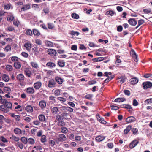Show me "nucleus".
I'll return each instance as SVG.
<instances>
[{
    "mask_svg": "<svg viewBox=\"0 0 152 152\" xmlns=\"http://www.w3.org/2000/svg\"><path fill=\"white\" fill-rule=\"evenodd\" d=\"M40 141L42 142H45L47 141L46 137L45 135H43L42 136Z\"/></svg>",
    "mask_w": 152,
    "mask_h": 152,
    "instance_id": "48",
    "label": "nucleus"
},
{
    "mask_svg": "<svg viewBox=\"0 0 152 152\" xmlns=\"http://www.w3.org/2000/svg\"><path fill=\"white\" fill-rule=\"evenodd\" d=\"M128 21L129 24L132 26H135L137 23L136 20L134 18H130Z\"/></svg>",
    "mask_w": 152,
    "mask_h": 152,
    "instance_id": "9",
    "label": "nucleus"
},
{
    "mask_svg": "<svg viewBox=\"0 0 152 152\" xmlns=\"http://www.w3.org/2000/svg\"><path fill=\"white\" fill-rule=\"evenodd\" d=\"M130 80L131 83L133 85L136 84L138 81V79L136 77L132 78Z\"/></svg>",
    "mask_w": 152,
    "mask_h": 152,
    "instance_id": "24",
    "label": "nucleus"
},
{
    "mask_svg": "<svg viewBox=\"0 0 152 152\" xmlns=\"http://www.w3.org/2000/svg\"><path fill=\"white\" fill-rule=\"evenodd\" d=\"M30 64L33 68L37 69H39L38 65L37 62L33 61L31 62L30 63Z\"/></svg>",
    "mask_w": 152,
    "mask_h": 152,
    "instance_id": "19",
    "label": "nucleus"
},
{
    "mask_svg": "<svg viewBox=\"0 0 152 152\" xmlns=\"http://www.w3.org/2000/svg\"><path fill=\"white\" fill-rule=\"evenodd\" d=\"M121 60L119 59L118 58H117L115 63L117 65H119L121 63Z\"/></svg>",
    "mask_w": 152,
    "mask_h": 152,
    "instance_id": "56",
    "label": "nucleus"
},
{
    "mask_svg": "<svg viewBox=\"0 0 152 152\" xmlns=\"http://www.w3.org/2000/svg\"><path fill=\"white\" fill-rule=\"evenodd\" d=\"M93 95L92 94H88L85 96V97L88 99L91 100L92 98Z\"/></svg>",
    "mask_w": 152,
    "mask_h": 152,
    "instance_id": "45",
    "label": "nucleus"
},
{
    "mask_svg": "<svg viewBox=\"0 0 152 152\" xmlns=\"http://www.w3.org/2000/svg\"><path fill=\"white\" fill-rule=\"evenodd\" d=\"M114 75H112L110 76H109L107 77V78L104 81V83H107L110 81L114 77Z\"/></svg>",
    "mask_w": 152,
    "mask_h": 152,
    "instance_id": "26",
    "label": "nucleus"
},
{
    "mask_svg": "<svg viewBox=\"0 0 152 152\" xmlns=\"http://www.w3.org/2000/svg\"><path fill=\"white\" fill-rule=\"evenodd\" d=\"M61 131L62 133L66 134L68 132V130L65 127H62L61 128Z\"/></svg>",
    "mask_w": 152,
    "mask_h": 152,
    "instance_id": "38",
    "label": "nucleus"
},
{
    "mask_svg": "<svg viewBox=\"0 0 152 152\" xmlns=\"http://www.w3.org/2000/svg\"><path fill=\"white\" fill-rule=\"evenodd\" d=\"M24 46L28 51L30 52L32 44L29 42H26L24 44Z\"/></svg>",
    "mask_w": 152,
    "mask_h": 152,
    "instance_id": "13",
    "label": "nucleus"
},
{
    "mask_svg": "<svg viewBox=\"0 0 152 152\" xmlns=\"http://www.w3.org/2000/svg\"><path fill=\"white\" fill-rule=\"evenodd\" d=\"M144 102L145 103H147L148 104L152 103V98L148 99L145 100Z\"/></svg>",
    "mask_w": 152,
    "mask_h": 152,
    "instance_id": "57",
    "label": "nucleus"
},
{
    "mask_svg": "<svg viewBox=\"0 0 152 152\" xmlns=\"http://www.w3.org/2000/svg\"><path fill=\"white\" fill-rule=\"evenodd\" d=\"M125 94L128 96H129L130 95V91L127 90H124V91Z\"/></svg>",
    "mask_w": 152,
    "mask_h": 152,
    "instance_id": "64",
    "label": "nucleus"
},
{
    "mask_svg": "<svg viewBox=\"0 0 152 152\" xmlns=\"http://www.w3.org/2000/svg\"><path fill=\"white\" fill-rule=\"evenodd\" d=\"M136 120L135 117L133 116H130L128 117L126 120V122L127 123H131L134 122Z\"/></svg>",
    "mask_w": 152,
    "mask_h": 152,
    "instance_id": "5",
    "label": "nucleus"
},
{
    "mask_svg": "<svg viewBox=\"0 0 152 152\" xmlns=\"http://www.w3.org/2000/svg\"><path fill=\"white\" fill-rule=\"evenodd\" d=\"M10 115L11 117H13L16 121H19L20 120L21 118L19 115H15L14 113H10Z\"/></svg>",
    "mask_w": 152,
    "mask_h": 152,
    "instance_id": "15",
    "label": "nucleus"
},
{
    "mask_svg": "<svg viewBox=\"0 0 152 152\" xmlns=\"http://www.w3.org/2000/svg\"><path fill=\"white\" fill-rule=\"evenodd\" d=\"M118 79L119 80L120 82L123 83L125 82L126 78L124 77H119Z\"/></svg>",
    "mask_w": 152,
    "mask_h": 152,
    "instance_id": "47",
    "label": "nucleus"
},
{
    "mask_svg": "<svg viewBox=\"0 0 152 152\" xmlns=\"http://www.w3.org/2000/svg\"><path fill=\"white\" fill-rule=\"evenodd\" d=\"M117 31L118 32H121L123 30V27L122 26L119 25L117 27Z\"/></svg>",
    "mask_w": 152,
    "mask_h": 152,
    "instance_id": "58",
    "label": "nucleus"
},
{
    "mask_svg": "<svg viewBox=\"0 0 152 152\" xmlns=\"http://www.w3.org/2000/svg\"><path fill=\"white\" fill-rule=\"evenodd\" d=\"M1 77L2 80L5 82H8L10 80V78L8 75L6 74H2Z\"/></svg>",
    "mask_w": 152,
    "mask_h": 152,
    "instance_id": "12",
    "label": "nucleus"
},
{
    "mask_svg": "<svg viewBox=\"0 0 152 152\" xmlns=\"http://www.w3.org/2000/svg\"><path fill=\"white\" fill-rule=\"evenodd\" d=\"M57 82V77H55V80L52 79L49 80L48 86L49 88L54 87L56 84V81Z\"/></svg>",
    "mask_w": 152,
    "mask_h": 152,
    "instance_id": "2",
    "label": "nucleus"
},
{
    "mask_svg": "<svg viewBox=\"0 0 152 152\" xmlns=\"http://www.w3.org/2000/svg\"><path fill=\"white\" fill-rule=\"evenodd\" d=\"M7 30L9 31H12L15 30L14 28L11 26H10L7 28Z\"/></svg>",
    "mask_w": 152,
    "mask_h": 152,
    "instance_id": "62",
    "label": "nucleus"
},
{
    "mask_svg": "<svg viewBox=\"0 0 152 152\" xmlns=\"http://www.w3.org/2000/svg\"><path fill=\"white\" fill-rule=\"evenodd\" d=\"M47 52L48 54L50 56H55L56 53V50L52 49H48Z\"/></svg>",
    "mask_w": 152,
    "mask_h": 152,
    "instance_id": "8",
    "label": "nucleus"
},
{
    "mask_svg": "<svg viewBox=\"0 0 152 152\" xmlns=\"http://www.w3.org/2000/svg\"><path fill=\"white\" fill-rule=\"evenodd\" d=\"M16 146L19 147L21 149H22L23 148L24 145L22 143L19 142H17L16 144Z\"/></svg>",
    "mask_w": 152,
    "mask_h": 152,
    "instance_id": "37",
    "label": "nucleus"
},
{
    "mask_svg": "<svg viewBox=\"0 0 152 152\" xmlns=\"http://www.w3.org/2000/svg\"><path fill=\"white\" fill-rule=\"evenodd\" d=\"M33 32L30 29L27 30L26 32V34L27 35L31 36L32 35Z\"/></svg>",
    "mask_w": 152,
    "mask_h": 152,
    "instance_id": "44",
    "label": "nucleus"
},
{
    "mask_svg": "<svg viewBox=\"0 0 152 152\" xmlns=\"http://www.w3.org/2000/svg\"><path fill=\"white\" fill-rule=\"evenodd\" d=\"M139 103L135 99H134L133 100V106H136Z\"/></svg>",
    "mask_w": 152,
    "mask_h": 152,
    "instance_id": "60",
    "label": "nucleus"
},
{
    "mask_svg": "<svg viewBox=\"0 0 152 152\" xmlns=\"http://www.w3.org/2000/svg\"><path fill=\"white\" fill-rule=\"evenodd\" d=\"M39 104L40 107L42 108H45L46 106V102L43 100L40 101Z\"/></svg>",
    "mask_w": 152,
    "mask_h": 152,
    "instance_id": "28",
    "label": "nucleus"
},
{
    "mask_svg": "<svg viewBox=\"0 0 152 152\" xmlns=\"http://www.w3.org/2000/svg\"><path fill=\"white\" fill-rule=\"evenodd\" d=\"M3 91L5 93L10 94L11 89L9 87H5L4 88Z\"/></svg>",
    "mask_w": 152,
    "mask_h": 152,
    "instance_id": "30",
    "label": "nucleus"
},
{
    "mask_svg": "<svg viewBox=\"0 0 152 152\" xmlns=\"http://www.w3.org/2000/svg\"><path fill=\"white\" fill-rule=\"evenodd\" d=\"M17 80L20 82H22L24 80L25 77L23 74H20L17 75Z\"/></svg>",
    "mask_w": 152,
    "mask_h": 152,
    "instance_id": "6",
    "label": "nucleus"
},
{
    "mask_svg": "<svg viewBox=\"0 0 152 152\" xmlns=\"http://www.w3.org/2000/svg\"><path fill=\"white\" fill-rule=\"evenodd\" d=\"M28 142L29 144L33 145L35 143V140L32 138H30L28 139Z\"/></svg>",
    "mask_w": 152,
    "mask_h": 152,
    "instance_id": "36",
    "label": "nucleus"
},
{
    "mask_svg": "<svg viewBox=\"0 0 152 152\" xmlns=\"http://www.w3.org/2000/svg\"><path fill=\"white\" fill-rule=\"evenodd\" d=\"M32 32L34 35V36H36L37 37L39 36L40 34V33L39 31L36 28L33 29Z\"/></svg>",
    "mask_w": 152,
    "mask_h": 152,
    "instance_id": "20",
    "label": "nucleus"
},
{
    "mask_svg": "<svg viewBox=\"0 0 152 152\" xmlns=\"http://www.w3.org/2000/svg\"><path fill=\"white\" fill-rule=\"evenodd\" d=\"M42 85V83L40 81H37L35 83L33 86L36 90H38L40 88Z\"/></svg>",
    "mask_w": 152,
    "mask_h": 152,
    "instance_id": "7",
    "label": "nucleus"
},
{
    "mask_svg": "<svg viewBox=\"0 0 152 152\" xmlns=\"http://www.w3.org/2000/svg\"><path fill=\"white\" fill-rule=\"evenodd\" d=\"M12 66L10 65H7L6 66V69L8 71H11L12 70Z\"/></svg>",
    "mask_w": 152,
    "mask_h": 152,
    "instance_id": "40",
    "label": "nucleus"
},
{
    "mask_svg": "<svg viewBox=\"0 0 152 152\" xmlns=\"http://www.w3.org/2000/svg\"><path fill=\"white\" fill-rule=\"evenodd\" d=\"M125 108L128 109V111L130 113H131L132 112V108L130 105L127 104Z\"/></svg>",
    "mask_w": 152,
    "mask_h": 152,
    "instance_id": "41",
    "label": "nucleus"
},
{
    "mask_svg": "<svg viewBox=\"0 0 152 152\" xmlns=\"http://www.w3.org/2000/svg\"><path fill=\"white\" fill-rule=\"evenodd\" d=\"M126 100V99L124 98H118L115 99L114 102H122Z\"/></svg>",
    "mask_w": 152,
    "mask_h": 152,
    "instance_id": "27",
    "label": "nucleus"
},
{
    "mask_svg": "<svg viewBox=\"0 0 152 152\" xmlns=\"http://www.w3.org/2000/svg\"><path fill=\"white\" fill-rule=\"evenodd\" d=\"M20 140L24 144H27L28 142V140L26 138L24 137H22L20 139Z\"/></svg>",
    "mask_w": 152,
    "mask_h": 152,
    "instance_id": "33",
    "label": "nucleus"
},
{
    "mask_svg": "<svg viewBox=\"0 0 152 152\" xmlns=\"http://www.w3.org/2000/svg\"><path fill=\"white\" fill-rule=\"evenodd\" d=\"M132 126L131 125L128 126L126 129L124 131V134L126 135L128 134L129 131L132 129Z\"/></svg>",
    "mask_w": 152,
    "mask_h": 152,
    "instance_id": "16",
    "label": "nucleus"
},
{
    "mask_svg": "<svg viewBox=\"0 0 152 152\" xmlns=\"http://www.w3.org/2000/svg\"><path fill=\"white\" fill-rule=\"evenodd\" d=\"M66 139V136L64 134H60L58 135V140L59 141L63 142Z\"/></svg>",
    "mask_w": 152,
    "mask_h": 152,
    "instance_id": "10",
    "label": "nucleus"
},
{
    "mask_svg": "<svg viewBox=\"0 0 152 152\" xmlns=\"http://www.w3.org/2000/svg\"><path fill=\"white\" fill-rule=\"evenodd\" d=\"M58 125L60 126H64L65 125V123L64 121L58 122Z\"/></svg>",
    "mask_w": 152,
    "mask_h": 152,
    "instance_id": "52",
    "label": "nucleus"
},
{
    "mask_svg": "<svg viewBox=\"0 0 152 152\" xmlns=\"http://www.w3.org/2000/svg\"><path fill=\"white\" fill-rule=\"evenodd\" d=\"M144 23V20L142 19H140L139 20L138 23V25L136 27V28H137L140 25H142Z\"/></svg>",
    "mask_w": 152,
    "mask_h": 152,
    "instance_id": "46",
    "label": "nucleus"
},
{
    "mask_svg": "<svg viewBox=\"0 0 152 152\" xmlns=\"http://www.w3.org/2000/svg\"><path fill=\"white\" fill-rule=\"evenodd\" d=\"M0 110L4 113H7L10 110L7 109L5 106L4 105L0 106Z\"/></svg>",
    "mask_w": 152,
    "mask_h": 152,
    "instance_id": "14",
    "label": "nucleus"
},
{
    "mask_svg": "<svg viewBox=\"0 0 152 152\" xmlns=\"http://www.w3.org/2000/svg\"><path fill=\"white\" fill-rule=\"evenodd\" d=\"M49 144L52 146H54L55 145V142L54 140H50L49 142Z\"/></svg>",
    "mask_w": 152,
    "mask_h": 152,
    "instance_id": "53",
    "label": "nucleus"
},
{
    "mask_svg": "<svg viewBox=\"0 0 152 152\" xmlns=\"http://www.w3.org/2000/svg\"><path fill=\"white\" fill-rule=\"evenodd\" d=\"M14 132L15 134L19 135L22 134V131L18 128H15L14 129Z\"/></svg>",
    "mask_w": 152,
    "mask_h": 152,
    "instance_id": "22",
    "label": "nucleus"
},
{
    "mask_svg": "<svg viewBox=\"0 0 152 152\" xmlns=\"http://www.w3.org/2000/svg\"><path fill=\"white\" fill-rule=\"evenodd\" d=\"M63 82V79L58 77V83L60 84H61Z\"/></svg>",
    "mask_w": 152,
    "mask_h": 152,
    "instance_id": "63",
    "label": "nucleus"
},
{
    "mask_svg": "<svg viewBox=\"0 0 152 152\" xmlns=\"http://www.w3.org/2000/svg\"><path fill=\"white\" fill-rule=\"evenodd\" d=\"M45 44L47 46L50 47H53V42L48 40L45 41Z\"/></svg>",
    "mask_w": 152,
    "mask_h": 152,
    "instance_id": "31",
    "label": "nucleus"
},
{
    "mask_svg": "<svg viewBox=\"0 0 152 152\" xmlns=\"http://www.w3.org/2000/svg\"><path fill=\"white\" fill-rule=\"evenodd\" d=\"M71 16L73 18L76 19H77L79 18V16L78 15L75 13H72V14Z\"/></svg>",
    "mask_w": 152,
    "mask_h": 152,
    "instance_id": "42",
    "label": "nucleus"
},
{
    "mask_svg": "<svg viewBox=\"0 0 152 152\" xmlns=\"http://www.w3.org/2000/svg\"><path fill=\"white\" fill-rule=\"evenodd\" d=\"M139 141L137 139H135L132 141L129 144V147L131 148H133L135 147L139 143Z\"/></svg>",
    "mask_w": 152,
    "mask_h": 152,
    "instance_id": "4",
    "label": "nucleus"
},
{
    "mask_svg": "<svg viewBox=\"0 0 152 152\" xmlns=\"http://www.w3.org/2000/svg\"><path fill=\"white\" fill-rule=\"evenodd\" d=\"M14 17L13 16H10L7 18V20L11 22L14 20Z\"/></svg>",
    "mask_w": 152,
    "mask_h": 152,
    "instance_id": "55",
    "label": "nucleus"
},
{
    "mask_svg": "<svg viewBox=\"0 0 152 152\" xmlns=\"http://www.w3.org/2000/svg\"><path fill=\"white\" fill-rule=\"evenodd\" d=\"M106 13H107V14L111 16L113 15L114 14V12L112 10H109L106 12Z\"/></svg>",
    "mask_w": 152,
    "mask_h": 152,
    "instance_id": "61",
    "label": "nucleus"
},
{
    "mask_svg": "<svg viewBox=\"0 0 152 152\" xmlns=\"http://www.w3.org/2000/svg\"><path fill=\"white\" fill-rule=\"evenodd\" d=\"M11 59L12 61L16 62L19 61V58L16 56H12L11 58Z\"/></svg>",
    "mask_w": 152,
    "mask_h": 152,
    "instance_id": "43",
    "label": "nucleus"
},
{
    "mask_svg": "<svg viewBox=\"0 0 152 152\" xmlns=\"http://www.w3.org/2000/svg\"><path fill=\"white\" fill-rule=\"evenodd\" d=\"M142 85L143 89L146 90L152 87V83L150 81H147L143 82Z\"/></svg>",
    "mask_w": 152,
    "mask_h": 152,
    "instance_id": "3",
    "label": "nucleus"
},
{
    "mask_svg": "<svg viewBox=\"0 0 152 152\" xmlns=\"http://www.w3.org/2000/svg\"><path fill=\"white\" fill-rule=\"evenodd\" d=\"M10 138L12 139L15 141L17 142H18L20 140V139L18 137L13 135H12V137H10Z\"/></svg>",
    "mask_w": 152,
    "mask_h": 152,
    "instance_id": "35",
    "label": "nucleus"
},
{
    "mask_svg": "<svg viewBox=\"0 0 152 152\" xmlns=\"http://www.w3.org/2000/svg\"><path fill=\"white\" fill-rule=\"evenodd\" d=\"M21 55L25 58H27L29 56L28 54L25 52H22L21 53Z\"/></svg>",
    "mask_w": 152,
    "mask_h": 152,
    "instance_id": "54",
    "label": "nucleus"
},
{
    "mask_svg": "<svg viewBox=\"0 0 152 152\" xmlns=\"http://www.w3.org/2000/svg\"><path fill=\"white\" fill-rule=\"evenodd\" d=\"M25 74L28 77H30L31 75V72L28 69H26L24 70Z\"/></svg>",
    "mask_w": 152,
    "mask_h": 152,
    "instance_id": "25",
    "label": "nucleus"
},
{
    "mask_svg": "<svg viewBox=\"0 0 152 152\" xmlns=\"http://www.w3.org/2000/svg\"><path fill=\"white\" fill-rule=\"evenodd\" d=\"M46 66L48 67L52 68L55 66L56 65L53 63L51 62H49L47 63Z\"/></svg>",
    "mask_w": 152,
    "mask_h": 152,
    "instance_id": "29",
    "label": "nucleus"
},
{
    "mask_svg": "<svg viewBox=\"0 0 152 152\" xmlns=\"http://www.w3.org/2000/svg\"><path fill=\"white\" fill-rule=\"evenodd\" d=\"M31 8L30 4H26L23 5V7L21 8V11H25V10H29Z\"/></svg>",
    "mask_w": 152,
    "mask_h": 152,
    "instance_id": "17",
    "label": "nucleus"
},
{
    "mask_svg": "<svg viewBox=\"0 0 152 152\" xmlns=\"http://www.w3.org/2000/svg\"><path fill=\"white\" fill-rule=\"evenodd\" d=\"M11 46L9 45H7L4 49V51L6 52H8L11 51Z\"/></svg>",
    "mask_w": 152,
    "mask_h": 152,
    "instance_id": "39",
    "label": "nucleus"
},
{
    "mask_svg": "<svg viewBox=\"0 0 152 152\" xmlns=\"http://www.w3.org/2000/svg\"><path fill=\"white\" fill-rule=\"evenodd\" d=\"M71 34L72 35H76V36H78L79 34L80 33L79 32L77 31H75L73 30L71 31Z\"/></svg>",
    "mask_w": 152,
    "mask_h": 152,
    "instance_id": "50",
    "label": "nucleus"
},
{
    "mask_svg": "<svg viewBox=\"0 0 152 152\" xmlns=\"http://www.w3.org/2000/svg\"><path fill=\"white\" fill-rule=\"evenodd\" d=\"M32 51L34 53L35 55L38 54L39 53L38 50V48L36 47H34L32 49Z\"/></svg>",
    "mask_w": 152,
    "mask_h": 152,
    "instance_id": "49",
    "label": "nucleus"
},
{
    "mask_svg": "<svg viewBox=\"0 0 152 152\" xmlns=\"http://www.w3.org/2000/svg\"><path fill=\"white\" fill-rule=\"evenodd\" d=\"M133 134L134 135L137 134L138 132V130L137 128H133L132 129Z\"/></svg>",
    "mask_w": 152,
    "mask_h": 152,
    "instance_id": "59",
    "label": "nucleus"
},
{
    "mask_svg": "<svg viewBox=\"0 0 152 152\" xmlns=\"http://www.w3.org/2000/svg\"><path fill=\"white\" fill-rule=\"evenodd\" d=\"M51 111L54 114H56L57 113V107L53 108Z\"/></svg>",
    "mask_w": 152,
    "mask_h": 152,
    "instance_id": "51",
    "label": "nucleus"
},
{
    "mask_svg": "<svg viewBox=\"0 0 152 152\" xmlns=\"http://www.w3.org/2000/svg\"><path fill=\"white\" fill-rule=\"evenodd\" d=\"M26 92L29 94H33L35 92V90L33 87H29L26 89Z\"/></svg>",
    "mask_w": 152,
    "mask_h": 152,
    "instance_id": "11",
    "label": "nucleus"
},
{
    "mask_svg": "<svg viewBox=\"0 0 152 152\" xmlns=\"http://www.w3.org/2000/svg\"><path fill=\"white\" fill-rule=\"evenodd\" d=\"M105 138L103 136L99 135L96 137L95 138V140L96 141L100 142L104 140Z\"/></svg>",
    "mask_w": 152,
    "mask_h": 152,
    "instance_id": "18",
    "label": "nucleus"
},
{
    "mask_svg": "<svg viewBox=\"0 0 152 152\" xmlns=\"http://www.w3.org/2000/svg\"><path fill=\"white\" fill-rule=\"evenodd\" d=\"M38 118L39 121L41 122H44L45 120V116L43 115H39L38 116Z\"/></svg>",
    "mask_w": 152,
    "mask_h": 152,
    "instance_id": "34",
    "label": "nucleus"
},
{
    "mask_svg": "<svg viewBox=\"0 0 152 152\" xmlns=\"http://www.w3.org/2000/svg\"><path fill=\"white\" fill-rule=\"evenodd\" d=\"M1 104L5 105L7 109H11L12 107L11 103L9 102L5 99H3L1 101Z\"/></svg>",
    "mask_w": 152,
    "mask_h": 152,
    "instance_id": "1",
    "label": "nucleus"
},
{
    "mask_svg": "<svg viewBox=\"0 0 152 152\" xmlns=\"http://www.w3.org/2000/svg\"><path fill=\"white\" fill-rule=\"evenodd\" d=\"M26 110L28 112L31 113L33 111V107L30 105L27 106L25 108Z\"/></svg>",
    "mask_w": 152,
    "mask_h": 152,
    "instance_id": "23",
    "label": "nucleus"
},
{
    "mask_svg": "<svg viewBox=\"0 0 152 152\" xmlns=\"http://www.w3.org/2000/svg\"><path fill=\"white\" fill-rule=\"evenodd\" d=\"M14 66L16 69H19L21 67V63L18 61L14 62Z\"/></svg>",
    "mask_w": 152,
    "mask_h": 152,
    "instance_id": "21",
    "label": "nucleus"
},
{
    "mask_svg": "<svg viewBox=\"0 0 152 152\" xmlns=\"http://www.w3.org/2000/svg\"><path fill=\"white\" fill-rule=\"evenodd\" d=\"M58 64L61 67H63L65 65V62L64 61L59 60L58 62Z\"/></svg>",
    "mask_w": 152,
    "mask_h": 152,
    "instance_id": "32",
    "label": "nucleus"
}]
</instances>
